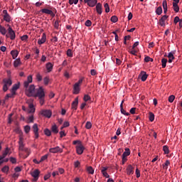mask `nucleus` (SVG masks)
<instances>
[{"instance_id": "nucleus-1", "label": "nucleus", "mask_w": 182, "mask_h": 182, "mask_svg": "<svg viewBox=\"0 0 182 182\" xmlns=\"http://www.w3.org/2000/svg\"><path fill=\"white\" fill-rule=\"evenodd\" d=\"M18 149L19 151H25L27 153V156L26 157L29 156V149L28 148H25V144H23V136L22 135L19 136Z\"/></svg>"}, {"instance_id": "nucleus-2", "label": "nucleus", "mask_w": 182, "mask_h": 182, "mask_svg": "<svg viewBox=\"0 0 182 182\" xmlns=\"http://www.w3.org/2000/svg\"><path fill=\"white\" fill-rule=\"evenodd\" d=\"M36 89L35 85H31L25 90V93L28 97H34Z\"/></svg>"}, {"instance_id": "nucleus-3", "label": "nucleus", "mask_w": 182, "mask_h": 182, "mask_svg": "<svg viewBox=\"0 0 182 182\" xmlns=\"http://www.w3.org/2000/svg\"><path fill=\"white\" fill-rule=\"evenodd\" d=\"M83 83V78H81L78 80V82H75L73 86V94L79 95L80 92V85Z\"/></svg>"}, {"instance_id": "nucleus-4", "label": "nucleus", "mask_w": 182, "mask_h": 182, "mask_svg": "<svg viewBox=\"0 0 182 182\" xmlns=\"http://www.w3.org/2000/svg\"><path fill=\"white\" fill-rule=\"evenodd\" d=\"M34 97H38V99L45 97V91L43 90V87H39V88L36 90V92L34 94Z\"/></svg>"}, {"instance_id": "nucleus-5", "label": "nucleus", "mask_w": 182, "mask_h": 182, "mask_svg": "<svg viewBox=\"0 0 182 182\" xmlns=\"http://www.w3.org/2000/svg\"><path fill=\"white\" fill-rule=\"evenodd\" d=\"M3 82L4 83L3 86V90L4 92H6L8 90V87L12 85V80L10 78H4Z\"/></svg>"}, {"instance_id": "nucleus-6", "label": "nucleus", "mask_w": 182, "mask_h": 182, "mask_svg": "<svg viewBox=\"0 0 182 182\" xmlns=\"http://www.w3.org/2000/svg\"><path fill=\"white\" fill-rule=\"evenodd\" d=\"M2 14L3 19L5 22H7L8 23H9V22H12V17H11V15L8 14V11L3 10Z\"/></svg>"}, {"instance_id": "nucleus-7", "label": "nucleus", "mask_w": 182, "mask_h": 182, "mask_svg": "<svg viewBox=\"0 0 182 182\" xmlns=\"http://www.w3.org/2000/svg\"><path fill=\"white\" fill-rule=\"evenodd\" d=\"M7 26L9 27L7 31L9 32V35L10 36V39L11 41H14L15 38H16V35L15 34V31L12 29L11 26L9 24H7Z\"/></svg>"}, {"instance_id": "nucleus-8", "label": "nucleus", "mask_w": 182, "mask_h": 182, "mask_svg": "<svg viewBox=\"0 0 182 182\" xmlns=\"http://www.w3.org/2000/svg\"><path fill=\"white\" fill-rule=\"evenodd\" d=\"M51 9H52L51 7H49V9H43L41 10V12H42V14H46L47 15H50L52 18H54L55 13H53V11H52Z\"/></svg>"}, {"instance_id": "nucleus-9", "label": "nucleus", "mask_w": 182, "mask_h": 182, "mask_svg": "<svg viewBox=\"0 0 182 182\" xmlns=\"http://www.w3.org/2000/svg\"><path fill=\"white\" fill-rule=\"evenodd\" d=\"M84 3L87 4L90 8H93L97 4V0H84Z\"/></svg>"}, {"instance_id": "nucleus-10", "label": "nucleus", "mask_w": 182, "mask_h": 182, "mask_svg": "<svg viewBox=\"0 0 182 182\" xmlns=\"http://www.w3.org/2000/svg\"><path fill=\"white\" fill-rule=\"evenodd\" d=\"M41 114L45 116V117H48V119H50L52 117V111H50V109H43L41 111Z\"/></svg>"}, {"instance_id": "nucleus-11", "label": "nucleus", "mask_w": 182, "mask_h": 182, "mask_svg": "<svg viewBox=\"0 0 182 182\" xmlns=\"http://www.w3.org/2000/svg\"><path fill=\"white\" fill-rule=\"evenodd\" d=\"M85 150V146L82 144H78V145L76 146V151L77 154H83V151Z\"/></svg>"}, {"instance_id": "nucleus-12", "label": "nucleus", "mask_w": 182, "mask_h": 182, "mask_svg": "<svg viewBox=\"0 0 182 182\" xmlns=\"http://www.w3.org/2000/svg\"><path fill=\"white\" fill-rule=\"evenodd\" d=\"M39 174H41V171H39L38 169H35L34 171L31 173V176L35 179V181H38L39 178Z\"/></svg>"}, {"instance_id": "nucleus-13", "label": "nucleus", "mask_w": 182, "mask_h": 182, "mask_svg": "<svg viewBox=\"0 0 182 182\" xmlns=\"http://www.w3.org/2000/svg\"><path fill=\"white\" fill-rule=\"evenodd\" d=\"M33 133L35 134L36 139L39 137V129L38 128V124H34L33 126Z\"/></svg>"}, {"instance_id": "nucleus-14", "label": "nucleus", "mask_w": 182, "mask_h": 182, "mask_svg": "<svg viewBox=\"0 0 182 182\" xmlns=\"http://www.w3.org/2000/svg\"><path fill=\"white\" fill-rule=\"evenodd\" d=\"M50 153H62V151H63V150L62 149H60V147L59 146H56L54 148H50L49 149Z\"/></svg>"}, {"instance_id": "nucleus-15", "label": "nucleus", "mask_w": 182, "mask_h": 182, "mask_svg": "<svg viewBox=\"0 0 182 182\" xmlns=\"http://www.w3.org/2000/svg\"><path fill=\"white\" fill-rule=\"evenodd\" d=\"M127 174L128 176H132V174H134V168L132 165H129L127 167Z\"/></svg>"}, {"instance_id": "nucleus-16", "label": "nucleus", "mask_w": 182, "mask_h": 182, "mask_svg": "<svg viewBox=\"0 0 182 182\" xmlns=\"http://www.w3.org/2000/svg\"><path fill=\"white\" fill-rule=\"evenodd\" d=\"M77 105H79V97H77L75 99V100L72 102V105H71L72 109H73L74 110H77Z\"/></svg>"}, {"instance_id": "nucleus-17", "label": "nucleus", "mask_w": 182, "mask_h": 182, "mask_svg": "<svg viewBox=\"0 0 182 182\" xmlns=\"http://www.w3.org/2000/svg\"><path fill=\"white\" fill-rule=\"evenodd\" d=\"M46 42V34L43 33L41 38L38 39V45H43Z\"/></svg>"}, {"instance_id": "nucleus-18", "label": "nucleus", "mask_w": 182, "mask_h": 182, "mask_svg": "<svg viewBox=\"0 0 182 182\" xmlns=\"http://www.w3.org/2000/svg\"><path fill=\"white\" fill-rule=\"evenodd\" d=\"M46 68L47 69L48 73L52 72V70L53 69V65L52 63H48L46 64Z\"/></svg>"}, {"instance_id": "nucleus-19", "label": "nucleus", "mask_w": 182, "mask_h": 182, "mask_svg": "<svg viewBox=\"0 0 182 182\" xmlns=\"http://www.w3.org/2000/svg\"><path fill=\"white\" fill-rule=\"evenodd\" d=\"M96 11L99 15H102V4L100 3L97 4Z\"/></svg>"}, {"instance_id": "nucleus-20", "label": "nucleus", "mask_w": 182, "mask_h": 182, "mask_svg": "<svg viewBox=\"0 0 182 182\" xmlns=\"http://www.w3.org/2000/svg\"><path fill=\"white\" fill-rule=\"evenodd\" d=\"M16 95V92H13V91H11V93L7 94V95H6L5 99H6V100H8V99H9V97H10V98H14V97H15V95Z\"/></svg>"}, {"instance_id": "nucleus-21", "label": "nucleus", "mask_w": 182, "mask_h": 182, "mask_svg": "<svg viewBox=\"0 0 182 182\" xmlns=\"http://www.w3.org/2000/svg\"><path fill=\"white\" fill-rule=\"evenodd\" d=\"M21 65H22V63L21 62V58L16 59L14 63V68H18V66H21Z\"/></svg>"}, {"instance_id": "nucleus-22", "label": "nucleus", "mask_w": 182, "mask_h": 182, "mask_svg": "<svg viewBox=\"0 0 182 182\" xmlns=\"http://www.w3.org/2000/svg\"><path fill=\"white\" fill-rule=\"evenodd\" d=\"M141 80L142 82H146V80H147V74L146 73V72L142 71L141 73Z\"/></svg>"}, {"instance_id": "nucleus-23", "label": "nucleus", "mask_w": 182, "mask_h": 182, "mask_svg": "<svg viewBox=\"0 0 182 182\" xmlns=\"http://www.w3.org/2000/svg\"><path fill=\"white\" fill-rule=\"evenodd\" d=\"M11 55H12L13 59H16V58H18V55H19V52H18L16 50H11Z\"/></svg>"}, {"instance_id": "nucleus-24", "label": "nucleus", "mask_w": 182, "mask_h": 182, "mask_svg": "<svg viewBox=\"0 0 182 182\" xmlns=\"http://www.w3.org/2000/svg\"><path fill=\"white\" fill-rule=\"evenodd\" d=\"M19 89V82L18 84H14L11 88V92L16 93V91Z\"/></svg>"}, {"instance_id": "nucleus-25", "label": "nucleus", "mask_w": 182, "mask_h": 182, "mask_svg": "<svg viewBox=\"0 0 182 182\" xmlns=\"http://www.w3.org/2000/svg\"><path fill=\"white\" fill-rule=\"evenodd\" d=\"M51 132H53V133H54L55 134H58V133H59V129H58V127L56 126V124L52 126Z\"/></svg>"}, {"instance_id": "nucleus-26", "label": "nucleus", "mask_w": 182, "mask_h": 182, "mask_svg": "<svg viewBox=\"0 0 182 182\" xmlns=\"http://www.w3.org/2000/svg\"><path fill=\"white\" fill-rule=\"evenodd\" d=\"M128 156H130V149L125 148V151L123 153L122 156L127 157Z\"/></svg>"}, {"instance_id": "nucleus-27", "label": "nucleus", "mask_w": 182, "mask_h": 182, "mask_svg": "<svg viewBox=\"0 0 182 182\" xmlns=\"http://www.w3.org/2000/svg\"><path fill=\"white\" fill-rule=\"evenodd\" d=\"M173 7L175 12H178L180 11V7H178V3H173Z\"/></svg>"}, {"instance_id": "nucleus-28", "label": "nucleus", "mask_w": 182, "mask_h": 182, "mask_svg": "<svg viewBox=\"0 0 182 182\" xmlns=\"http://www.w3.org/2000/svg\"><path fill=\"white\" fill-rule=\"evenodd\" d=\"M0 33H1V35H6V28L1 25H0Z\"/></svg>"}, {"instance_id": "nucleus-29", "label": "nucleus", "mask_w": 182, "mask_h": 182, "mask_svg": "<svg viewBox=\"0 0 182 182\" xmlns=\"http://www.w3.org/2000/svg\"><path fill=\"white\" fill-rule=\"evenodd\" d=\"M162 166L164 170H167V168H168V166H170V161L166 160V162L163 164Z\"/></svg>"}, {"instance_id": "nucleus-30", "label": "nucleus", "mask_w": 182, "mask_h": 182, "mask_svg": "<svg viewBox=\"0 0 182 182\" xmlns=\"http://www.w3.org/2000/svg\"><path fill=\"white\" fill-rule=\"evenodd\" d=\"M156 15H161L163 14V9L161 6H159L156 10Z\"/></svg>"}, {"instance_id": "nucleus-31", "label": "nucleus", "mask_w": 182, "mask_h": 182, "mask_svg": "<svg viewBox=\"0 0 182 182\" xmlns=\"http://www.w3.org/2000/svg\"><path fill=\"white\" fill-rule=\"evenodd\" d=\"M104 8L105 9V12L107 14H109V12H110V7L109 6V4L107 3L105 4Z\"/></svg>"}, {"instance_id": "nucleus-32", "label": "nucleus", "mask_w": 182, "mask_h": 182, "mask_svg": "<svg viewBox=\"0 0 182 182\" xmlns=\"http://www.w3.org/2000/svg\"><path fill=\"white\" fill-rule=\"evenodd\" d=\"M161 63H162V68L164 69L167 65V59L166 58H162L161 59Z\"/></svg>"}, {"instance_id": "nucleus-33", "label": "nucleus", "mask_w": 182, "mask_h": 182, "mask_svg": "<svg viewBox=\"0 0 182 182\" xmlns=\"http://www.w3.org/2000/svg\"><path fill=\"white\" fill-rule=\"evenodd\" d=\"M87 171L90 173V174H93V173H95V170L93 169V168L92 166H88L87 168Z\"/></svg>"}, {"instance_id": "nucleus-34", "label": "nucleus", "mask_w": 182, "mask_h": 182, "mask_svg": "<svg viewBox=\"0 0 182 182\" xmlns=\"http://www.w3.org/2000/svg\"><path fill=\"white\" fill-rule=\"evenodd\" d=\"M44 134H46V136H50L52 135V132H50V130H49V129H46L44 130Z\"/></svg>"}, {"instance_id": "nucleus-35", "label": "nucleus", "mask_w": 182, "mask_h": 182, "mask_svg": "<svg viewBox=\"0 0 182 182\" xmlns=\"http://www.w3.org/2000/svg\"><path fill=\"white\" fill-rule=\"evenodd\" d=\"M117 21H119V18H117V16H112L111 17V22H113L114 23H116V22H117Z\"/></svg>"}, {"instance_id": "nucleus-36", "label": "nucleus", "mask_w": 182, "mask_h": 182, "mask_svg": "<svg viewBox=\"0 0 182 182\" xmlns=\"http://www.w3.org/2000/svg\"><path fill=\"white\" fill-rule=\"evenodd\" d=\"M29 108H30L29 113H35V107H33V104H30Z\"/></svg>"}, {"instance_id": "nucleus-37", "label": "nucleus", "mask_w": 182, "mask_h": 182, "mask_svg": "<svg viewBox=\"0 0 182 182\" xmlns=\"http://www.w3.org/2000/svg\"><path fill=\"white\" fill-rule=\"evenodd\" d=\"M168 59H172V60L176 59V58H174V53H173V52L168 53Z\"/></svg>"}, {"instance_id": "nucleus-38", "label": "nucleus", "mask_w": 182, "mask_h": 182, "mask_svg": "<svg viewBox=\"0 0 182 182\" xmlns=\"http://www.w3.org/2000/svg\"><path fill=\"white\" fill-rule=\"evenodd\" d=\"M25 133L28 134L31 132V127L29 125H26L24 127Z\"/></svg>"}, {"instance_id": "nucleus-39", "label": "nucleus", "mask_w": 182, "mask_h": 182, "mask_svg": "<svg viewBox=\"0 0 182 182\" xmlns=\"http://www.w3.org/2000/svg\"><path fill=\"white\" fill-rule=\"evenodd\" d=\"M149 120L150 122H154V114L153 112H149Z\"/></svg>"}, {"instance_id": "nucleus-40", "label": "nucleus", "mask_w": 182, "mask_h": 182, "mask_svg": "<svg viewBox=\"0 0 182 182\" xmlns=\"http://www.w3.org/2000/svg\"><path fill=\"white\" fill-rule=\"evenodd\" d=\"M44 85H49L50 79L49 77H46L43 79Z\"/></svg>"}, {"instance_id": "nucleus-41", "label": "nucleus", "mask_w": 182, "mask_h": 182, "mask_svg": "<svg viewBox=\"0 0 182 182\" xmlns=\"http://www.w3.org/2000/svg\"><path fill=\"white\" fill-rule=\"evenodd\" d=\"M163 150H164L165 154H168V153H170V151L168 150V146H164Z\"/></svg>"}, {"instance_id": "nucleus-42", "label": "nucleus", "mask_w": 182, "mask_h": 182, "mask_svg": "<svg viewBox=\"0 0 182 182\" xmlns=\"http://www.w3.org/2000/svg\"><path fill=\"white\" fill-rule=\"evenodd\" d=\"M1 171L3 173H8V171H9V167L6 166H4L1 169Z\"/></svg>"}, {"instance_id": "nucleus-43", "label": "nucleus", "mask_w": 182, "mask_h": 182, "mask_svg": "<svg viewBox=\"0 0 182 182\" xmlns=\"http://www.w3.org/2000/svg\"><path fill=\"white\" fill-rule=\"evenodd\" d=\"M174 99H176V97L174 95H170L168 97V102L170 103H173V102H174Z\"/></svg>"}, {"instance_id": "nucleus-44", "label": "nucleus", "mask_w": 182, "mask_h": 182, "mask_svg": "<svg viewBox=\"0 0 182 182\" xmlns=\"http://www.w3.org/2000/svg\"><path fill=\"white\" fill-rule=\"evenodd\" d=\"M85 129H92V122H87L86 124H85Z\"/></svg>"}, {"instance_id": "nucleus-45", "label": "nucleus", "mask_w": 182, "mask_h": 182, "mask_svg": "<svg viewBox=\"0 0 182 182\" xmlns=\"http://www.w3.org/2000/svg\"><path fill=\"white\" fill-rule=\"evenodd\" d=\"M67 56H69V58H72L73 56V53H72V50L68 49L67 50Z\"/></svg>"}, {"instance_id": "nucleus-46", "label": "nucleus", "mask_w": 182, "mask_h": 182, "mask_svg": "<svg viewBox=\"0 0 182 182\" xmlns=\"http://www.w3.org/2000/svg\"><path fill=\"white\" fill-rule=\"evenodd\" d=\"M48 154H46V155L43 156L41 158L40 162L42 163V161H45V160H47V159H48Z\"/></svg>"}, {"instance_id": "nucleus-47", "label": "nucleus", "mask_w": 182, "mask_h": 182, "mask_svg": "<svg viewBox=\"0 0 182 182\" xmlns=\"http://www.w3.org/2000/svg\"><path fill=\"white\" fill-rule=\"evenodd\" d=\"M120 110H121V113L122 114H124L125 116H129L130 115V113L126 112V110H124V109L122 108V109H120Z\"/></svg>"}, {"instance_id": "nucleus-48", "label": "nucleus", "mask_w": 182, "mask_h": 182, "mask_svg": "<svg viewBox=\"0 0 182 182\" xmlns=\"http://www.w3.org/2000/svg\"><path fill=\"white\" fill-rule=\"evenodd\" d=\"M180 18L178 16H176L174 18L173 22L175 25H177V23H178V22H180Z\"/></svg>"}, {"instance_id": "nucleus-49", "label": "nucleus", "mask_w": 182, "mask_h": 182, "mask_svg": "<svg viewBox=\"0 0 182 182\" xmlns=\"http://www.w3.org/2000/svg\"><path fill=\"white\" fill-rule=\"evenodd\" d=\"M135 174L136 176V178H139L140 177V170H139V168H136V171H135Z\"/></svg>"}, {"instance_id": "nucleus-50", "label": "nucleus", "mask_w": 182, "mask_h": 182, "mask_svg": "<svg viewBox=\"0 0 182 182\" xmlns=\"http://www.w3.org/2000/svg\"><path fill=\"white\" fill-rule=\"evenodd\" d=\"M85 26H92V21L90 20H87L85 23Z\"/></svg>"}, {"instance_id": "nucleus-51", "label": "nucleus", "mask_w": 182, "mask_h": 182, "mask_svg": "<svg viewBox=\"0 0 182 182\" xmlns=\"http://www.w3.org/2000/svg\"><path fill=\"white\" fill-rule=\"evenodd\" d=\"M36 79H37L38 82H41V80H42V75H41L40 73H38L36 75Z\"/></svg>"}, {"instance_id": "nucleus-52", "label": "nucleus", "mask_w": 182, "mask_h": 182, "mask_svg": "<svg viewBox=\"0 0 182 182\" xmlns=\"http://www.w3.org/2000/svg\"><path fill=\"white\" fill-rule=\"evenodd\" d=\"M74 166H75V168L80 167V162L79 161H76L74 163Z\"/></svg>"}, {"instance_id": "nucleus-53", "label": "nucleus", "mask_w": 182, "mask_h": 182, "mask_svg": "<svg viewBox=\"0 0 182 182\" xmlns=\"http://www.w3.org/2000/svg\"><path fill=\"white\" fill-rule=\"evenodd\" d=\"M54 28H55V29H59V21H55Z\"/></svg>"}, {"instance_id": "nucleus-54", "label": "nucleus", "mask_w": 182, "mask_h": 182, "mask_svg": "<svg viewBox=\"0 0 182 182\" xmlns=\"http://www.w3.org/2000/svg\"><path fill=\"white\" fill-rule=\"evenodd\" d=\"M83 99L85 102H87L88 100H90V96L85 95Z\"/></svg>"}, {"instance_id": "nucleus-55", "label": "nucleus", "mask_w": 182, "mask_h": 182, "mask_svg": "<svg viewBox=\"0 0 182 182\" xmlns=\"http://www.w3.org/2000/svg\"><path fill=\"white\" fill-rule=\"evenodd\" d=\"M10 161H11V163H12V164H16V159H15L14 157H11L10 158Z\"/></svg>"}, {"instance_id": "nucleus-56", "label": "nucleus", "mask_w": 182, "mask_h": 182, "mask_svg": "<svg viewBox=\"0 0 182 182\" xmlns=\"http://www.w3.org/2000/svg\"><path fill=\"white\" fill-rule=\"evenodd\" d=\"M159 25L161 26H166V21H164L163 20L159 19Z\"/></svg>"}, {"instance_id": "nucleus-57", "label": "nucleus", "mask_w": 182, "mask_h": 182, "mask_svg": "<svg viewBox=\"0 0 182 182\" xmlns=\"http://www.w3.org/2000/svg\"><path fill=\"white\" fill-rule=\"evenodd\" d=\"M66 136V133H65V131L60 132V137L62 139V137H65Z\"/></svg>"}, {"instance_id": "nucleus-58", "label": "nucleus", "mask_w": 182, "mask_h": 182, "mask_svg": "<svg viewBox=\"0 0 182 182\" xmlns=\"http://www.w3.org/2000/svg\"><path fill=\"white\" fill-rule=\"evenodd\" d=\"M102 175L104 176V177H105L106 178H109L110 177V176L109 175V173H107V171L105 172H102Z\"/></svg>"}, {"instance_id": "nucleus-59", "label": "nucleus", "mask_w": 182, "mask_h": 182, "mask_svg": "<svg viewBox=\"0 0 182 182\" xmlns=\"http://www.w3.org/2000/svg\"><path fill=\"white\" fill-rule=\"evenodd\" d=\"M32 80H33L32 75H28V77H27V82L28 83H32Z\"/></svg>"}, {"instance_id": "nucleus-60", "label": "nucleus", "mask_w": 182, "mask_h": 182, "mask_svg": "<svg viewBox=\"0 0 182 182\" xmlns=\"http://www.w3.org/2000/svg\"><path fill=\"white\" fill-rule=\"evenodd\" d=\"M49 178H50V173H48V174H46V175L44 176V180H45V181L48 180Z\"/></svg>"}, {"instance_id": "nucleus-61", "label": "nucleus", "mask_w": 182, "mask_h": 182, "mask_svg": "<svg viewBox=\"0 0 182 182\" xmlns=\"http://www.w3.org/2000/svg\"><path fill=\"white\" fill-rule=\"evenodd\" d=\"M28 123H33V115L28 117Z\"/></svg>"}, {"instance_id": "nucleus-62", "label": "nucleus", "mask_w": 182, "mask_h": 182, "mask_svg": "<svg viewBox=\"0 0 182 182\" xmlns=\"http://www.w3.org/2000/svg\"><path fill=\"white\" fill-rule=\"evenodd\" d=\"M21 41H27L28 40V35H24L21 38Z\"/></svg>"}, {"instance_id": "nucleus-63", "label": "nucleus", "mask_w": 182, "mask_h": 182, "mask_svg": "<svg viewBox=\"0 0 182 182\" xmlns=\"http://www.w3.org/2000/svg\"><path fill=\"white\" fill-rule=\"evenodd\" d=\"M163 8H167V1L164 0L162 3Z\"/></svg>"}, {"instance_id": "nucleus-64", "label": "nucleus", "mask_w": 182, "mask_h": 182, "mask_svg": "<svg viewBox=\"0 0 182 182\" xmlns=\"http://www.w3.org/2000/svg\"><path fill=\"white\" fill-rule=\"evenodd\" d=\"M90 75H92V76H95L96 75V71L95 70L92 69L90 70Z\"/></svg>"}]
</instances>
